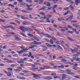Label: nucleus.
Returning <instances> with one entry per match:
<instances>
[{"mask_svg":"<svg viewBox=\"0 0 80 80\" xmlns=\"http://www.w3.org/2000/svg\"><path fill=\"white\" fill-rule=\"evenodd\" d=\"M0 22H3V23H4L5 22V21L3 19H0Z\"/></svg>","mask_w":80,"mask_h":80,"instance_id":"c03bdc74","label":"nucleus"},{"mask_svg":"<svg viewBox=\"0 0 80 80\" xmlns=\"http://www.w3.org/2000/svg\"><path fill=\"white\" fill-rule=\"evenodd\" d=\"M73 25L74 26V27H79V26L76 24H73Z\"/></svg>","mask_w":80,"mask_h":80,"instance_id":"393cba45","label":"nucleus"},{"mask_svg":"<svg viewBox=\"0 0 80 80\" xmlns=\"http://www.w3.org/2000/svg\"><path fill=\"white\" fill-rule=\"evenodd\" d=\"M20 33L21 35H22V36H25V35H24V34H23V33L22 32H20Z\"/></svg>","mask_w":80,"mask_h":80,"instance_id":"864d4df0","label":"nucleus"},{"mask_svg":"<svg viewBox=\"0 0 80 80\" xmlns=\"http://www.w3.org/2000/svg\"><path fill=\"white\" fill-rule=\"evenodd\" d=\"M28 54H23L22 55L23 56V57H25V56H28Z\"/></svg>","mask_w":80,"mask_h":80,"instance_id":"6e6d98bb","label":"nucleus"},{"mask_svg":"<svg viewBox=\"0 0 80 80\" xmlns=\"http://www.w3.org/2000/svg\"><path fill=\"white\" fill-rule=\"evenodd\" d=\"M4 60H6L7 62L9 63H13V61L11 60H9L8 58H4Z\"/></svg>","mask_w":80,"mask_h":80,"instance_id":"39448f33","label":"nucleus"},{"mask_svg":"<svg viewBox=\"0 0 80 80\" xmlns=\"http://www.w3.org/2000/svg\"><path fill=\"white\" fill-rule=\"evenodd\" d=\"M8 70H11V71H12V70H13V69L11 68H8Z\"/></svg>","mask_w":80,"mask_h":80,"instance_id":"de8ad7c7","label":"nucleus"},{"mask_svg":"<svg viewBox=\"0 0 80 80\" xmlns=\"http://www.w3.org/2000/svg\"><path fill=\"white\" fill-rule=\"evenodd\" d=\"M26 10H33V9L31 8H27L26 9Z\"/></svg>","mask_w":80,"mask_h":80,"instance_id":"79ce46f5","label":"nucleus"},{"mask_svg":"<svg viewBox=\"0 0 80 80\" xmlns=\"http://www.w3.org/2000/svg\"><path fill=\"white\" fill-rule=\"evenodd\" d=\"M22 24L23 25H30V24L28 22H23L22 23Z\"/></svg>","mask_w":80,"mask_h":80,"instance_id":"4468645a","label":"nucleus"},{"mask_svg":"<svg viewBox=\"0 0 80 80\" xmlns=\"http://www.w3.org/2000/svg\"><path fill=\"white\" fill-rule=\"evenodd\" d=\"M52 38L54 40H56V38H54V37H52L51 36V38Z\"/></svg>","mask_w":80,"mask_h":80,"instance_id":"a18cd8bd","label":"nucleus"},{"mask_svg":"<svg viewBox=\"0 0 80 80\" xmlns=\"http://www.w3.org/2000/svg\"><path fill=\"white\" fill-rule=\"evenodd\" d=\"M26 5V3L24 2H22L20 4V6H23L25 7Z\"/></svg>","mask_w":80,"mask_h":80,"instance_id":"2eb2a0df","label":"nucleus"},{"mask_svg":"<svg viewBox=\"0 0 80 80\" xmlns=\"http://www.w3.org/2000/svg\"><path fill=\"white\" fill-rule=\"evenodd\" d=\"M51 75H54L55 76H56L57 75V74L55 73H53L50 74Z\"/></svg>","mask_w":80,"mask_h":80,"instance_id":"c756f323","label":"nucleus"},{"mask_svg":"<svg viewBox=\"0 0 80 80\" xmlns=\"http://www.w3.org/2000/svg\"><path fill=\"white\" fill-rule=\"evenodd\" d=\"M29 55L28 56V57H30L32 56V53L31 52H29Z\"/></svg>","mask_w":80,"mask_h":80,"instance_id":"2f4dec72","label":"nucleus"},{"mask_svg":"<svg viewBox=\"0 0 80 80\" xmlns=\"http://www.w3.org/2000/svg\"><path fill=\"white\" fill-rule=\"evenodd\" d=\"M47 47H52V45L49 44L47 45Z\"/></svg>","mask_w":80,"mask_h":80,"instance_id":"0e129e2a","label":"nucleus"},{"mask_svg":"<svg viewBox=\"0 0 80 80\" xmlns=\"http://www.w3.org/2000/svg\"><path fill=\"white\" fill-rule=\"evenodd\" d=\"M12 35H5V37H8L9 38H11V37H12Z\"/></svg>","mask_w":80,"mask_h":80,"instance_id":"a211bd4d","label":"nucleus"},{"mask_svg":"<svg viewBox=\"0 0 80 80\" xmlns=\"http://www.w3.org/2000/svg\"><path fill=\"white\" fill-rule=\"evenodd\" d=\"M55 43H56V44H59V45H60V42L58 41H57L56 42H55Z\"/></svg>","mask_w":80,"mask_h":80,"instance_id":"e433bc0d","label":"nucleus"},{"mask_svg":"<svg viewBox=\"0 0 80 80\" xmlns=\"http://www.w3.org/2000/svg\"><path fill=\"white\" fill-rule=\"evenodd\" d=\"M69 3H72V4L74 3V2L73 1L71 0H70Z\"/></svg>","mask_w":80,"mask_h":80,"instance_id":"69168bd1","label":"nucleus"},{"mask_svg":"<svg viewBox=\"0 0 80 80\" xmlns=\"http://www.w3.org/2000/svg\"><path fill=\"white\" fill-rule=\"evenodd\" d=\"M16 40H20V38L19 37L17 36L16 38H15Z\"/></svg>","mask_w":80,"mask_h":80,"instance_id":"a878e982","label":"nucleus"},{"mask_svg":"<svg viewBox=\"0 0 80 80\" xmlns=\"http://www.w3.org/2000/svg\"><path fill=\"white\" fill-rule=\"evenodd\" d=\"M44 36L49 38H52V36L50 35H48L47 34H44Z\"/></svg>","mask_w":80,"mask_h":80,"instance_id":"ddd939ff","label":"nucleus"},{"mask_svg":"<svg viewBox=\"0 0 80 80\" xmlns=\"http://www.w3.org/2000/svg\"><path fill=\"white\" fill-rule=\"evenodd\" d=\"M6 28H10L11 29H12L13 30H15V28H13V27L12 26H7Z\"/></svg>","mask_w":80,"mask_h":80,"instance_id":"0eeeda50","label":"nucleus"},{"mask_svg":"<svg viewBox=\"0 0 80 80\" xmlns=\"http://www.w3.org/2000/svg\"><path fill=\"white\" fill-rule=\"evenodd\" d=\"M33 42H34V43H35L36 45H40L42 44V43L40 42H38L35 41H34Z\"/></svg>","mask_w":80,"mask_h":80,"instance_id":"9b49d317","label":"nucleus"},{"mask_svg":"<svg viewBox=\"0 0 80 80\" xmlns=\"http://www.w3.org/2000/svg\"><path fill=\"white\" fill-rule=\"evenodd\" d=\"M61 61H62V62H67V60L64 59H62Z\"/></svg>","mask_w":80,"mask_h":80,"instance_id":"49530a36","label":"nucleus"},{"mask_svg":"<svg viewBox=\"0 0 80 80\" xmlns=\"http://www.w3.org/2000/svg\"><path fill=\"white\" fill-rule=\"evenodd\" d=\"M58 68H64V66L63 65H62L61 66H58Z\"/></svg>","mask_w":80,"mask_h":80,"instance_id":"4be33fe9","label":"nucleus"},{"mask_svg":"<svg viewBox=\"0 0 80 80\" xmlns=\"http://www.w3.org/2000/svg\"><path fill=\"white\" fill-rule=\"evenodd\" d=\"M7 76L8 77H11V76L12 75V74H11V73L10 72H8L7 74Z\"/></svg>","mask_w":80,"mask_h":80,"instance_id":"c85d7f7f","label":"nucleus"},{"mask_svg":"<svg viewBox=\"0 0 80 80\" xmlns=\"http://www.w3.org/2000/svg\"><path fill=\"white\" fill-rule=\"evenodd\" d=\"M71 51H72V52H73V53H77V54H78V55H79V54H80V52L77 51L74 49H71Z\"/></svg>","mask_w":80,"mask_h":80,"instance_id":"20e7f679","label":"nucleus"},{"mask_svg":"<svg viewBox=\"0 0 80 80\" xmlns=\"http://www.w3.org/2000/svg\"><path fill=\"white\" fill-rule=\"evenodd\" d=\"M45 79H47V80H51V79H53V78L51 77H48L46 78H45Z\"/></svg>","mask_w":80,"mask_h":80,"instance_id":"aec40b11","label":"nucleus"},{"mask_svg":"<svg viewBox=\"0 0 80 80\" xmlns=\"http://www.w3.org/2000/svg\"><path fill=\"white\" fill-rule=\"evenodd\" d=\"M25 50H28V49L24 48V49H23V50L18 51H17V52L19 54H22V53H23V52H25Z\"/></svg>","mask_w":80,"mask_h":80,"instance_id":"f03ea898","label":"nucleus"},{"mask_svg":"<svg viewBox=\"0 0 80 80\" xmlns=\"http://www.w3.org/2000/svg\"><path fill=\"white\" fill-rule=\"evenodd\" d=\"M30 28H25L24 26H22L19 28V29L22 30L24 33H25V31L30 30Z\"/></svg>","mask_w":80,"mask_h":80,"instance_id":"f257e3e1","label":"nucleus"},{"mask_svg":"<svg viewBox=\"0 0 80 80\" xmlns=\"http://www.w3.org/2000/svg\"><path fill=\"white\" fill-rule=\"evenodd\" d=\"M33 38L35 39V40H36V41H37L38 42H39L40 41L39 39H41V38H37V37L35 36L33 37Z\"/></svg>","mask_w":80,"mask_h":80,"instance_id":"6e6552de","label":"nucleus"},{"mask_svg":"<svg viewBox=\"0 0 80 80\" xmlns=\"http://www.w3.org/2000/svg\"><path fill=\"white\" fill-rule=\"evenodd\" d=\"M28 36H30V37H33L34 36H33V35H32V34H28Z\"/></svg>","mask_w":80,"mask_h":80,"instance_id":"c9c22d12","label":"nucleus"},{"mask_svg":"<svg viewBox=\"0 0 80 80\" xmlns=\"http://www.w3.org/2000/svg\"><path fill=\"white\" fill-rule=\"evenodd\" d=\"M50 5H51V4H50V3L49 2H48L47 3H46V5L47 6V7H50Z\"/></svg>","mask_w":80,"mask_h":80,"instance_id":"6ab92c4d","label":"nucleus"},{"mask_svg":"<svg viewBox=\"0 0 80 80\" xmlns=\"http://www.w3.org/2000/svg\"><path fill=\"white\" fill-rule=\"evenodd\" d=\"M50 43L51 44H52V45H53V39H51L50 41Z\"/></svg>","mask_w":80,"mask_h":80,"instance_id":"412c9836","label":"nucleus"},{"mask_svg":"<svg viewBox=\"0 0 80 80\" xmlns=\"http://www.w3.org/2000/svg\"><path fill=\"white\" fill-rule=\"evenodd\" d=\"M74 57H78V54H75L73 55Z\"/></svg>","mask_w":80,"mask_h":80,"instance_id":"5fc2aeb1","label":"nucleus"},{"mask_svg":"<svg viewBox=\"0 0 80 80\" xmlns=\"http://www.w3.org/2000/svg\"><path fill=\"white\" fill-rule=\"evenodd\" d=\"M5 12V11L2 10H1L0 11V13H4Z\"/></svg>","mask_w":80,"mask_h":80,"instance_id":"680f3d73","label":"nucleus"},{"mask_svg":"<svg viewBox=\"0 0 80 80\" xmlns=\"http://www.w3.org/2000/svg\"><path fill=\"white\" fill-rule=\"evenodd\" d=\"M40 15H43V16H45V14L44 12H40Z\"/></svg>","mask_w":80,"mask_h":80,"instance_id":"bb28decb","label":"nucleus"},{"mask_svg":"<svg viewBox=\"0 0 80 80\" xmlns=\"http://www.w3.org/2000/svg\"><path fill=\"white\" fill-rule=\"evenodd\" d=\"M62 28L65 30H66V31H67L68 30V28H66L65 27H63Z\"/></svg>","mask_w":80,"mask_h":80,"instance_id":"37998d69","label":"nucleus"},{"mask_svg":"<svg viewBox=\"0 0 80 80\" xmlns=\"http://www.w3.org/2000/svg\"><path fill=\"white\" fill-rule=\"evenodd\" d=\"M62 79H65L66 77H67V75L65 74H62Z\"/></svg>","mask_w":80,"mask_h":80,"instance_id":"9d476101","label":"nucleus"},{"mask_svg":"<svg viewBox=\"0 0 80 80\" xmlns=\"http://www.w3.org/2000/svg\"><path fill=\"white\" fill-rule=\"evenodd\" d=\"M8 7H14V5H11V4H9L8 5Z\"/></svg>","mask_w":80,"mask_h":80,"instance_id":"4c0bfd02","label":"nucleus"},{"mask_svg":"<svg viewBox=\"0 0 80 80\" xmlns=\"http://www.w3.org/2000/svg\"><path fill=\"white\" fill-rule=\"evenodd\" d=\"M66 71L67 72H71V71L70 70L67 69L66 70Z\"/></svg>","mask_w":80,"mask_h":80,"instance_id":"603ef678","label":"nucleus"},{"mask_svg":"<svg viewBox=\"0 0 80 80\" xmlns=\"http://www.w3.org/2000/svg\"><path fill=\"white\" fill-rule=\"evenodd\" d=\"M75 47H78V48H80V46H78V45H75Z\"/></svg>","mask_w":80,"mask_h":80,"instance_id":"774afa93","label":"nucleus"},{"mask_svg":"<svg viewBox=\"0 0 80 80\" xmlns=\"http://www.w3.org/2000/svg\"><path fill=\"white\" fill-rule=\"evenodd\" d=\"M15 72H21L20 70H19V69H15Z\"/></svg>","mask_w":80,"mask_h":80,"instance_id":"7c9ffc66","label":"nucleus"},{"mask_svg":"<svg viewBox=\"0 0 80 80\" xmlns=\"http://www.w3.org/2000/svg\"><path fill=\"white\" fill-rule=\"evenodd\" d=\"M39 1H41L39 3V4H41V3H43V2L44 1L43 0H39Z\"/></svg>","mask_w":80,"mask_h":80,"instance_id":"72a5a7b5","label":"nucleus"},{"mask_svg":"<svg viewBox=\"0 0 80 80\" xmlns=\"http://www.w3.org/2000/svg\"><path fill=\"white\" fill-rule=\"evenodd\" d=\"M53 11H52L53 13H56V11L55 10V9H53Z\"/></svg>","mask_w":80,"mask_h":80,"instance_id":"052dcab7","label":"nucleus"},{"mask_svg":"<svg viewBox=\"0 0 80 80\" xmlns=\"http://www.w3.org/2000/svg\"><path fill=\"white\" fill-rule=\"evenodd\" d=\"M68 32L69 33H71V34L73 33V32L71 31H68Z\"/></svg>","mask_w":80,"mask_h":80,"instance_id":"09e8293b","label":"nucleus"},{"mask_svg":"<svg viewBox=\"0 0 80 80\" xmlns=\"http://www.w3.org/2000/svg\"><path fill=\"white\" fill-rule=\"evenodd\" d=\"M45 18H46V17H42V18H40V19H41V20H42V19H45Z\"/></svg>","mask_w":80,"mask_h":80,"instance_id":"58836bf2","label":"nucleus"},{"mask_svg":"<svg viewBox=\"0 0 80 80\" xmlns=\"http://www.w3.org/2000/svg\"><path fill=\"white\" fill-rule=\"evenodd\" d=\"M18 63H24V62L23 61H18Z\"/></svg>","mask_w":80,"mask_h":80,"instance_id":"f704fd0d","label":"nucleus"},{"mask_svg":"<svg viewBox=\"0 0 80 80\" xmlns=\"http://www.w3.org/2000/svg\"><path fill=\"white\" fill-rule=\"evenodd\" d=\"M58 48H59V49H61V50H63V48H62L60 46H59L58 47Z\"/></svg>","mask_w":80,"mask_h":80,"instance_id":"8fccbe9b","label":"nucleus"},{"mask_svg":"<svg viewBox=\"0 0 80 80\" xmlns=\"http://www.w3.org/2000/svg\"><path fill=\"white\" fill-rule=\"evenodd\" d=\"M57 5H55L52 7V9H55V8L57 7Z\"/></svg>","mask_w":80,"mask_h":80,"instance_id":"473e14b6","label":"nucleus"},{"mask_svg":"<svg viewBox=\"0 0 80 80\" xmlns=\"http://www.w3.org/2000/svg\"><path fill=\"white\" fill-rule=\"evenodd\" d=\"M43 67L44 70H45V69H48L49 68H50V67L47 66H44Z\"/></svg>","mask_w":80,"mask_h":80,"instance_id":"f3484780","label":"nucleus"},{"mask_svg":"<svg viewBox=\"0 0 80 80\" xmlns=\"http://www.w3.org/2000/svg\"><path fill=\"white\" fill-rule=\"evenodd\" d=\"M3 66H4V64L1 63H0V67H3Z\"/></svg>","mask_w":80,"mask_h":80,"instance_id":"bf43d9fd","label":"nucleus"},{"mask_svg":"<svg viewBox=\"0 0 80 80\" xmlns=\"http://www.w3.org/2000/svg\"><path fill=\"white\" fill-rule=\"evenodd\" d=\"M40 70H44V68L41 67L39 68Z\"/></svg>","mask_w":80,"mask_h":80,"instance_id":"3c124183","label":"nucleus"},{"mask_svg":"<svg viewBox=\"0 0 80 80\" xmlns=\"http://www.w3.org/2000/svg\"><path fill=\"white\" fill-rule=\"evenodd\" d=\"M15 66H16L15 64H11L10 66L11 67H15Z\"/></svg>","mask_w":80,"mask_h":80,"instance_id":"a19ab883","label":"nucleus"},{"mask_svg":"<svg viewBox=\"0 0 80 80\" xmlns=\"http://www.w3.org/2000/svg\"><path fill=\"white\" fill-rule=\"evenodd\" d=\"M4 60H6L7 62L9 63H13V61L11 60H9L8 58H4Z\"/></svg>","mask_w":80,"mask_h":80,"instance_id":"423d86ee","label":"nucleus"},{"mask_svg":"<svg viewBox=\"0 0 80 80\" xmlns=\"http://www.w3.org/2000/svg\"><path fill=\"white\" fill-rule=\"evenodd\" d=\"M58 21H64V20H65V19H63L62 17L58 18Z\"/></svg>","mask_w":80,"mask_h":80,"instance_id":"f8f14e48","label":"nucleus"},{"mask_svg":"<svg viewBox=\"0 0 80 80\" xmlns=\"http://www.w3.org/2000/svg\"><path fill=\"white\" fill-rule=\"evenodd\" d=\"M21 79H22V80H25L26 78L23 77H21Z\"/></svg>","mask_w":80,"mask_h":80,"instance_id":"4d7b16f0","label":"nucleus"},{"mask_svg":"<svg viewBox=\"0 0 80 80\" xmlns=\"http://www.w3.org/2000/svg\"><path fill=\"white\" fill-rule=\"evenodd\" d=\"M68 28H71V29H72V28H73V27L69 25H68Z\"/></svg>","mask_w":80,"mask_h":80,"instance_id":"ea45409f","label":"nucleus"},{"mask_svg":"<svg viewBox=\"0 0 80 80\" xmlns=\"http://www.w3.org/2000/svg\"><path fill=\"white\" fill-rule=\"evenodd\" d=\"M73 48H74V50H78V48H76L75 47H74Z\"/></svg>","mask_w":80,"mask_h":80,"instance_id":"13d9d810","label":"nucleus"},{"mask_svg":"<svg viewBox=\"0 0 80 80\" xmlns=\"http://www.w3.org/2000/svg\"><path fill=\"white\" fill-rule=\"evenodd\" d=\"M72 30L73 31H75L76 32V35H78V33H79V32H78V31H77V30H76V29H72Z\"/></svg>","mask_w":80,"mask_h":80,"instance_id":"dca6fc26","label":"nucleus"},{"mask_svg":"<svg viewBox=\"0 0 80 80\" xmlns=\"http://www.w3.org/2000/svg\"><path fill=\"white\" fill-rule=\"evenodd\" d=\"M75 3L76 5L77 6L78 3H80V0H75Z\"/></svg>","mask_w":80,"mask_h":80,"instance_id":"1a4fd4ad","label":"nucleus"},{"mask_svg":"<svg viewBox=\"0 0 80 80\" xmlns=\"http://www.w3.org/2000/svg\"><path fill=\"white\" fill-rule=\"evenodd\" d=\"M41 35H43V36H45V34H44V33H43V32H41L40 33Z\"/></svg>","mask_w":80,"mask_h":80,"instance_id":"338daca9","label":"nucleus"},{"mask_svg":"<svg viewBox=\"0 0 80 80\" xmlns=\"http://www.w3.org/2000/svg\"><path fill=\"white\" fill-rule=\"evenodd\" d=\"M67 38L68 39V40H69L71 41V42H73V40L72 39L70 38L69 37H67Z\"/></svg>","mask_w":80,"mask_h":80,"instance_id":"5701e85b","label":"nucleus"},{"mask_svg":"<svg viewBox=\"0 0 80 80\" xmlns=\"http://www.w3.org/2000/svg\"><path fill=\"white\" fill-rule=\"evenodd\" d=\"M33 65H38V66L41 65V64H39L38 63H34Z\"/></svg>","mask_w":80,"mask_h":80,"instance_id":"b1692460","label":"nucleus"},{"mask_svg":"<svg viewBox=\"0 0 80 80\" xmlns=\"http://www.w3.org/2000/svg\"><path fill=\"white\" fill-rule=\"evenodd\" d=\"M9 34H11L12 35H15L16 34L14 32H10V33H9Z\"/></svg>","mask_w":80,"mask_h":80,"instance_id":"cd10ccee","label":"nucleus"},{"mask_svg":"<svg viewBox=\"0 0 80 80\" xmlns=\"http://www.w3.org/2000/svg\"><path fill=\"white\" fill-rule=\"evenodd\" d=\"M33 78H35L36 79H40V76L38 74H33Z\"/></svg>","mask_w":80,"mask_h":80,"instance_id":"7ed1b4c3","label":"nucleus"},{"mask_svg":"<svg viewBox=\"0 0 80 80\" xmlns=\"http://www.w3.org/2000/svg\"><path fill=\"white\" fill-rule=\"evenodd\" d=\"M26 7L28 8H30V7L29 6V5H28L27 4H26Z\"/></svg>","mask_w":80,"mask_h":80,"instance_id":"e2e57ef3","label":"nucleus"}]
</instances>
